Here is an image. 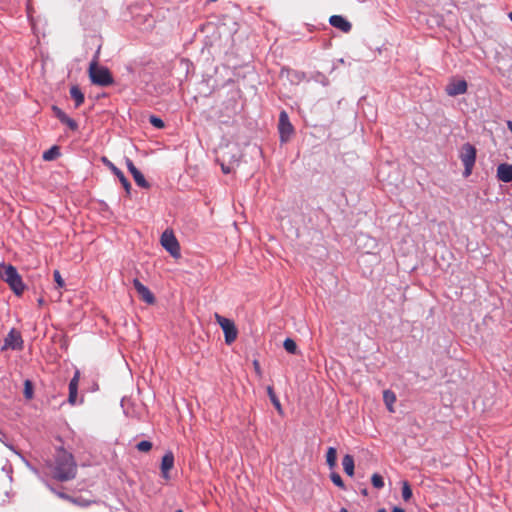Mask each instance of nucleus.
Returning a JSON list of instances; mask_svg holds the SVG:
<instances>
[{
    "label": "nucleus",
    "instance_id": "obj_1",
    "mask_svg": "<svg viewBox=\"0 0 512 512\" xmlns=\"http://www.w3.org/2000/svg\"><path fill=\"white\" fill-rule=\"evenodd\" d=\"M77 465L71 453L64 449L57 451L55 464L52 469V476L54 479L65 482L72 480L76 477Z\"/></svg>",
    "mask_w": 512,
    "mask_h": 512
},
{
    "label": "nucleus",
    "instance_id": "obj_2",
    "mask_svg": "<svg viewBox=\"0 0 512 512\" xmlns=\"http://www.w3.org/2000/svg\"><path fill=\"white\" fill-rule=\"evenodd\" d=\"M0 278L6 282L11 290L20 296L25 290V285L20 274L13 265L0 263Z\"/></svg>",
    "mask_w": 512,
    "mask_h": 512
},
{
    "label": "nucleus",
    "instance_id": "obj_3",
    "mask_svg": "<svg viewBox=\"0 0 512 512\" xmlns=\"http://www.w3.org/2000/svg\"><path fill=\"white\" fill-rule=\"evenodd\" d=\"M89 76L93 84L106 87L113 84V77L106 67H99L97 61L91 62L89 66Z\"/></svg>",
    "mask_w": 512,
    "mask_h": 512
},
{
    "label": "nucleus",
    "instance_id": "obj_4",
    "mask_svg": "<svg viewBox=\"0 0 512 512\" xmlns=\"http://www.w3.org/2000/svg\"><path fill=\"white\" fill-rule=\"evenodd\" d=\"M463 165H464V176L468 177L471 175L473 167L476 161V148L470 144L465 143L460 150L459 155Z\"/></svg>",
    "mask_w": 512,
    "mask_h": 512
},
{
    "label": "nucleus",
    "instance_id": "obj_5",
    "mask_svg": "<svg viewBox=\"0 0 512 512\" xmlns=\"http://www.w3.org/2000/svg\"><path fill=\"white\" fill-rule=\"evenodd\" d=\"M214 317L216 322L220 325L224 332L225 343L228 345L232 344L236 340L238 335V331L234 322L228 318L221 316L218 313H215Z\"/></svg>",
    "mask_w": 512,
    "mask_h": 512
},
{
    "label": "nucleus",
    "instance_id": "obj_6",
    "mask_svg": "<svg viewBox=\"0 0 512 512\" xmlns=\"http://www.w3.org/2000/svg\"><path fill=\"white\" fill-rule=\"evenodd\" d=\"M162 246L176 259L180 258V245L172 231H164L161 236Z\"/></svg>",
    "mask_w": 512,
    "mask_h": 512
},
{
    "label": "nucleus",
    "instance_id": "obj_7",
    "mask_svg": "<svg viewBox=\"0 0 512 512\" xmlns=\"http://www.w3.org/2000/svg\"><path fill=\"white\" fill-rule=\"evenodd\" d=\"M278 130L281 142H287L294 133L293 125L289 120L287 112L284 110L279 115Z\"/></svg>",
    "mask_w": 512,
    "mask_h": 512
},
{
    "label": "nucleus",
    "instance_id": "obj_8",
    "mask_svg": "<svg viewBox=\"0 0 512 512\" xmlns=\"http://www.w3.org/2000/svg\"><path fill=\"white\" fill-rule=\"evenodd\" d=\"M468 89V84L464 79L452 78L445 87V92L451 97L465 94Z\"/></svg>",
    "mask_w": 512,
    "mask_h": 512
},
{
    "label": "nucleus",
    "instance_id": "obj_9",
    "mask_svg": "<svg viewBox=\"0 0 512 512\" xmlns=\"http://www.w3.org/2000/svg\"><path fill=\"white\" fill-rule=\"evenodd\" d=\"M23 348V339L21 337L20 332L15 329H12L4 340V346L2 350L12 349V350H21Z\"/></svg>",
    "mask_w": 512,
    "mask_h": 512
},
{
    "label": "nucleus",
    "instance_id": "obj_10",
    "mask_svg": "<svg viewBox=\"0 0 512 512\" xmlns=\"http://www.w3.org/2000/svg\"><path fill=\"white\" fill-rule=\"evenodd\" d=\"M101 161L113 172L114 176H116L119 179L126 193L130 194L131 184L125 177L123 172L120 169H118L107 157L103 156L101 158Z\"/></svg>",
    "mask_w": 512,
    "mask_h": 512
},
{
    "label": "nucleus",
    "instance_id": "obj_11",
    "mask_svg": "<svg viewBox=\"0 0 512 512\" xmlns=\"http://www.w3.org/2000/svg\"><path fill=\"white\" fill-rule=\"evenodd\" d=\"M126 166L129 172L132 174L134 181L136 184L142 188L148 189L150 184L145 179L144 175L135 167L132 160L126 158Z\"/></svg>",
    "mask_w": 512,
    "mask_h": 512
},
{
    "label": "nucleus",
    "instance_id": "obj_12",
    "mask_svg": "<svg viewBox=\"0 0 512 512\" xmlns=\"http://www.w3.org/2000/svg\"><path fill=\"white\" fill-rule=\"evenodd\" d=\"M134 288L136 289L139 297L146 302L147 304H153L155 302V297L153 293L143 285L138 279L133 280Z\"/></svg>",
    "mask_w": 512,
    "mask_h": 512
},
{
    "label": "nucleus",
    "instance_id": "obj_13",
    "mask_svg": "<svg viewBox=\"0 0 512 512\" xmlns=\"http://www.w3.org/2000/svg\"><path fill=\"white\" fill-rule=\"evenodd\" d=\"M80 381V372L77 370L74 373L73 378L70 380L69 383V396H68V402L71 405H75L77 402V396H78V385Z\"/></svg>",
    "mask_w": 512,
    "mask_h": 512
},
{
    "label": "nucleus",
    "instance_id": "obj_14",
    "mask_svg": "<svg viewBox=\"0 0 512 512\" xmlns=\"http://www.w3.org/2000/svg\"><path fill=\"white\" fill-rule=\"evenodd\" d=\"M174 467V455L171 451L165 453L161 461V474L165 480L170 478L169 471Z\"/></svg>",
    "mask_w": 512,
    "mask_h": 512
},
{
    "label": "nucleus",
    "instance_id": "obj_15",
    "mask_svg": "<svg viewBox=\"0 0 512 512\" xmlns=\"http://www.w3.org/2000/svg\"><path fill=\"white\" fill-rule=\"evenodd\" d=\"M329 23L333 27H335L345 33H348L352 28L351 23L348 20H346L344 17H342L341 15H332L329 19Z\"/></svg>",
    "mask_w": 512,
    "mask_h": 512
},
{
    "label": "nucleus",
    "instance_id": "obj_16",
    "mask_svg": "<svg viewBox=\"0 0 512 512\" xmlns=\"http://www.w3.org/2000/svg\"><path fill=\"white\" fill-rule=\"evenodd\" d=\"M497 177L500 181H512V164L502 163L497 167Z\"/></svg>",
    "mask_w": 512,
    "mask_h": 512
},
{
    "label": "nucleus",
    "instance_id": "obj_17",
    "mask_svg": "<svg viewBox=\"0 0 512 512\" xmlns=\"http://www.w3.org/2000/svg\"><path fill=\"white\" fill-rule=\"evenodd\" d=\"M383 401L389 412L393 413L394 403L396 402V395L393 391L387 389L383 392Z\"/></svg>",
    "mask_w": 512,
    "mask_h": 512
},
{
    "label": "nucleus",
    "instance_id": "obj_18",
    "mask_svg": "<svg viewBox=\"0 0 512 512\" xmlns=\"http://www.w3.org/2000/svg\"><path fill=\"white\" fill-rule=\"evenodd\" d=\"M70 96L75 101L76 108L82 105L85 99L81 89L76 85L70 88Z\"/></svg>",
    "mask_w": 512,
    "mask_h": 512
},
{
    "label": "nucleus",
    "instance_id": "obj_19",
    "mask_svg": "<svg viewBox=\"0 0 512 512\" xmlns=\"http://www.w3.org/2000/svg\"><path fill=\"white\" fill-rule=\"evenodd\" d=\"M342 465L345 473L348 476L354 475V459L351 455L347 454L342 459Z\"/></svg>",
    "mask_w": 512,
    "mask_h": 512
},
{
    "label": "nucleus",
    "instance_id": "obj_20",
    "mask_svg": "<svg viewBox=\"0 0 512 512\" xmlns=\"http://www.w3.org/2000/svg\"><path fill=\"white\" fill-rule=\"evenodd\" d=\"M337 450L334 447H329L326 453V462L330 469L336 466Z\"/></svg>",
    "mask_w": 512,
    "mask_h": 512
},
{
    "label": "nucleus",
    "instance_id": "obj_21",
    "mask_svg": "<svg viewBox=\"0 0 512 512\" xmlns=\"http://www.w3.org/2000/svg\"><path fill=\"white\" fill-rule=\"evenodd\" d=\"M267 393H268V396L272 402V404L274 405V407L276 408V410L282 414V406H281V403L279 401V399L277 398L274 390H273V387L272 386H268L267 387Z\"/></svg>",
    "mask_w": 512,
    "mask_h": 512
},
{
    "label": "nucleus",
    "instance_id": "obj_22",
    "mask_svg": "<svg viewBox=\"0 0 512 512\" xmlns=\"http://www.w3.org/2000/svg\"><path fill=\"white\" fill-rule=\"evenodd\" d=\"M71 503L73 505L78 506V507H83L84 508V507H88V506H90L92 504H95L96 501L95 500H90V499H85V498L79 496V497H73V499L71 500Z\"/></svg>",
    "mask_w": 512,
    "mask_h": 512
},
{
    "label": "nucleus",
    "instance_id": "obj_23",
    "mask_svg": "<svg viewBox=\"0 0 512 512\" xmlns=\"http://www.w3.org/2000/svg\"><path fill=\"white\" fill-rule=\"evenodd\" d=\"M60 155L59 148L57 146H53L47 151L43 153V159L45 161H51L56 159Z\"/></svg>",
    "mask_w": 512,
    "mask_h": 512
},
{
    "label": "nucleus",
    "instance_id": "obj_24",
    "mask_svg": "<svg viewBox=\"0 0 512 512\" xmlns=\"http://www.w3.org/2000/svg\"><path fill=\"white\" fill-rule=\"evenodd\" d=\"M283 346L288 353L297 354V344L293 339L286 338L283 343Z\"/></svg>",
    "mask_w": 512,
    "mask_h": 512
},
{
    "label": "nucleus",
    "instance_id": "obj_25",
    "mask_svg": "<svg viewBox=\"0 0 512 512\" xmlns=\"http://www.w3.org/2000/svg\"><path fill=\"white\" fill-rule=\"evenodd\" d=\"M412 489L407 481L402 482V498L404 501H409L412 498Z\"/></svg>",
    "mask_w": 512,
    "mask_h": 512
},
{
    "label": "nucleus",
    "instance_id": "obj_26",
    "mask_svg": "<svg viewBox=\"0 0 512 512\" xmlns=\"http://www.w3.org/2000/svg\"><path fill=\"white\" fill-rule=\"evenodd\" d=\"M371 483H372L373 487H375L376 489H382L384 487L383 477L378 473H374L372 475Z\"/></svg>",
    "mask_w": 512,
    "mask_h": 512
},
{
    "label": "nucleus",
    "instance_id": "obj_27",
    "mask_svg": "<svg viewBox=\"0 0 512 512\" xmlns=\"http://www.w3.org/2000/svg\"><path fill=\"white\" fill-rule=\"evenodd\" d=\"M24 396L26 399L30 400L33 398V384L30 380H26L24 382Z\"/></svg>",
    "mask_w": 512,
    "mask_h": 512
},
{
    "label": "nucleus",
    "instance_id": "obj_28",
    "mask_svg": "<svg viewBox=\"0 0 512 512\" xmlns=\"http://www.w3.org/2000/svg\"><path fill=\"white\" fill-rule=\"evenodd\" d=\"M330 478H331V481L337 486L339 487L340 489H345V484L341 478V476L336 473V472H332L330 474Z\"/></svg>",
    "mask_w": 512,
    "mask_h": 512
},
{
    "label": "nucleus",
    "instance_id": "obj_29",
    "mask_svg": "<svg viewBox=\"0 0 512 512\" xmlns=\"http://www.w3.org/2000/svg\"><path fill=\"white\" fill-rule=\"evenodd\" d=\"M152 443L150 441H140L137 445H136V448L140 451V452H149L151 449H152Z\"/></svg>",
    "mask_w": 512,
    "mask_h": 512
},
{
    "label": "nucleus",
    "instance_id": "obj_30",
    "mask_svg": "<svg viewBox=\"0 0 512 512\" xmlns=\"http://www.w3.org/2000/svg\"><path fill=\"white\" fill-rule=\"evenodd\" d=\"M53 277H54L55 282L57 283L58 288H63L65 285V282L58 270H55L53 272Z\"/></svg>",
    "mask_w": 512,
    "mask_h": 512
},
{
    "label": "nucleus",
    "instance_id": "obj_31",
    "mask_svg": "<svg viewBox=\"0 0 512 512\" xmlns=\"http://www.w3.org/2000/svg\"><path fill=\"white\" fill-rule=\"evenodd\" d=\"M150 123L154 127L159 128V129H161V128H163L165 126L163 120L158 118V117H156V116H151L150 117Z\"/></svg>",
    "mask_w": 512,
    "mask_h": 512
},
{
    "label": "nucleus",
    "instance_id": "obj_32",
    "mask_svg": "<svg viewBox=\"0 0 512 512\" xmlns=\"http://www.w3.org/2000/svg\"><path fill=\"white\" fill-rule=\"evenodd\" d=\"M51 491L57 495L59 498L63 499V500H66L68 502L71 503V500L73 499V496L69 495V494H66L64 492H61V491H56L55 489H52L51 488Z\"/></svg>",
    "mask_w": 512,
    "mask_h": 512
},
{
    "label": "nucleus",
    "instance_id": "obj_33",
    "mask_svg": "<svg viewBox=\"0 0 512 512\" xmlns=\"http://www.w3.org/2000/svg\"><path fill=\"white\" fill-rule=\"evenodd\" d=\"M62 123L66 124L71 130H77L78 128L76 121L68 116L62 121Z\"/></svg>",
    "mask_w": 512,
    "mask_h": 512
},
{
    "label": "nucleus",
    "instance_id": "obj_34",
    "mask_svg": "<svg viewBox=\"0 0 512 512\" xmlns=\"http://www.w3.org/2000/svg\"><path fill=\"white\" fill-rule=\"evenodd\" d=\"M54 113H55V116L62 122L66 117L67 115L57 106H53L52 107Z\"/></svg>",
    "mask_w": 512,
    "mask_h": 512
},
{
    "label": "nucleus",
    "instance_id": "obj_35",
    "mask_svg": "<svg viewBox=\"0 0 512 512\" xmlns=\"http://www.w3.org/2000/svg\"><path fill=\"white\" fill-rule=\"evenodd\" d=\"M253 367H254V371H255L256 375L261 378L262 377V369H261V366H260V363L258 360L253 361Z\"/></svg>",
    "mask_w": 512,
    "mask_h": 512
},
{
    "label": "nucleus",
    "instance_id": "obj_36",
    "mask_svg": "<svg viewBox=\"0 0 512 512\" xmlns=\"http://www.w3.org/2000/svg\"><path fill=\"white\" fill-rule=\"evenodd\" d=\"M392 512H405V510L400 507H394Z\"/></svg>",
    "mask_w": 512,
    "mask_h": 512
},
{
    "label": "nucleus",
    "instance_id": "obj_37",
    "mask_svg": "<svg viewBox=\"0 0 512 512\" xmlns=\"http://www.w3.org/2000/svg\"><path fill=\"white\" fill-rule=\"evenodd\" d=\"M222 171H223L225 174L230 173V169H229L228 167H225L224 165H222Z\"/></svg>",
    "mask_w": 512,
    "mask_h": 512
},
{
    "label": "nucleus",
    "instance_id": "obj_38",
    "mask_svg": "<svg viewBox=\"0 0 512 512\" xmlns=\"http://www.w3.org/2000/svg\"><path fill=\"white\" fill-rule=\"evenodd\" d=\"M38 304H39L40 306H42V305L44 304V299H43V298H39V299H38Z\"/></svg>",
    "mask_w": 512,
    "mask_h": 512
},
{
    "label": "nucleus",
    "instance_id": "obj_39",
    "mask_svg": "<svg viewBox=\"0 0 512 512\" xmlns=\"http://www.w3.org/2000/svg\"><path fill=\"white\" fill-rule=\"evenodd\" d=\"M377 512H387V510L384 508H381V509L377 510Z\"/></svg>",
    "mask_w": 512,
    "mask_h": 512
},
{
    "label": "nucleus",
    "instance_id": "obj_40",
    "mask_svg": "<svg viewBox=\"0 0 512 512\" xmlns=\"http://www.w3.org/2000/svg\"><path fill=\"white\" fill-rule=\"evenodd\" d=\"M340 512H348V510L343 507V508L340 509Z\"/></svg>",
    "mask_w": 512,
    "mask_h": 512
},
{
    "label": "nucleus",
    "instance_id": "obj_41",
    "mask_svg": "<svg viewBox=\"0 0 512 512\" xmlns=\"http://www.w3.org/2000/svg\"><path fill=\"white\" fill-rule=\"evenodd\" d=\"M176 512H183L182 510H177Z\"/></svg>",
    "mask_w": 512,
    "mask_h": 512
}]
</instances>
